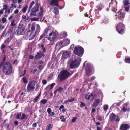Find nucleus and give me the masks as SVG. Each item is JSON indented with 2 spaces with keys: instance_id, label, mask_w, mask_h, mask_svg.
<instances>
[{
  "instance_id": "c9c22d12",
  "label": "nucleus",
  "mask_w": 130,
  "mask_h": 130,
  "mask_svg": "<svg viewBox=\"0 0 130 130\" xmlns=\"http://www.w3.org/2000/svg\"><path fill=\"white\" fill-rule=\"evenodd\" d=\"M125 62L127 63H130V58H125Z\"/></svg>"
},
{
  "instance_id": "9b49d317",
  "label": "nucleus",
  "mask_w": 130,
  "mask_h": 130,
  "mask_svg": "<svg viewBox=\"0 0 130 130\" xmlns=\"http://www.w3.org/2000/svg\"><path fill=\"white\" fill-rule=\"evenodd\" d=\"M13 29L14 28L13 27L10 28L6 33L4 31H3L2 35L1 38L3 39L4 37L6 36L7 34H11L13 31Z\"/></svg>"
},
{
  "instance_id": "6e6552de",
  "label": "nucleus",
  "mask_w": 130,
  "mask_h": 130,
  "mask_svg": "<svg viewBox=\"0 0 130 130\" xmlns=\"http://www.w3.org/2000/svg\"><path fill=\"white\" fill-rule=\"evenodd\" d=\"M125 14V12L122 11H119L116 13V16L117 17L116 18L118 19V22H122L124 18Z\"/></svg>"
},
{
  "instance_id": "7ed1b4c3",
  "label": "nucleus",
  "mask_w": 130,
  "mask_h": 130,
  "mask_svg": "<svg viewBox=\"0 0 130 130\" xmlns=\"http://www.w3.org/2000/svg\"><path fill=\"white\" fill-rule=\"evenodd\" d=\"M81 61V58L73 59L72 58L69 60L68 62L71 69H73L77 68L80 65Z\"/></svg>"
},
{
  "instance_id": "bf43d9fd",
  "label": "nucleus",
  "mask_w": 130,
  "mask_h": 130,
  "mask_svg": "<svg viewBox=\"0 0 130 130\" xmlns=\"http://www.w3.org/2000/svg\"><path fill=\"white\" fill-rule=\"evenodd\" d=\"M97 119L99 120V121H102V120H103L102 118L101 117H100L99 116H98V117Z\"/></svg>"
},
{
  "instance_id": "8fccbe9b",
  "label": "nucleus",
  "mask_w": 130,
  "mask_h": 130,
  "mask_svg": "<svg viewBox=\"0 0 130 130\" xmlns=\"http://www.w3.org/2000/svg\"><path fill=\"white\" fill-rule=\"evenodd\" d=\"M55 115V113L54 112H51L48 115V117H50L51 116H54Z\"/></svg>"
},
{
  "instance_id": "1a4fd4ad",
  "label": "nucleus",
  "mask_w": 130,
  "mask_h": 130,
  "mask_svg": "<svg viewBox=\"0 0 130 130\" xmlns=\"http://www.w3.org/2000/svg\"><path fill=\"white\" fill-rule=\"evenodd\" d=\"M36 83V82L34 80L32 81H31L29 82L27 87V90L28 92H31L33 91V90L35 89V84Z\"/></svg>"
},
{
  "instance_id": "f3484780",
  "label": "nucleus",
  "mask_w": 130,
  "mask_h": 130,
  "mask_svg": "<svg viewBox=\"0 0 130 130\" xmlns=\"http://www.w3.org/2000/svg\"><path fill=\"white\" fill-rule=\"evenodd\" d=\"M116 117V115L113 113H112L109 116V120L111 122H113L115 120Z\"/></svg>"
},
{
  "instance_id": "680f3d73",
  "label": "nucleus",
  "mask_w": 130,
  "mask_h": 130,
  "mask_svg": "<svg viewBox=\"0 0 130 130\" xmlns=\"http://www.w3.org/2000/svg\"><path fill=\"white\" fill-rule=\"evenodd\" d=\"M74 71L73 70V71H70V72H69V76H71L72 75L73 73L74 72Z\"/></svg>"
},
{
  "instance_id": "6e6d98bb",
  "label": "nucleus",
  "mask_w": 130,
  "mask_h": 130,
  "mask_svg": "<svg viewBox=\"0 0 130 130\" xmlns=\"http://www.w3.org/2000/svg\"><path fill=\"white\" fill-rule=\"evenodd\" d=\"M47 112L49 114L51 113L52 112V110L51 108H48L47 109Z\"/></svg>"
},
{
  "instance_id": "774afa93",
  "label": "nucleus",
  "mask_w": 130,
  "mask_h": 130,
  "mask_svg": "<svg viewBox=\"0 0 130 130\" xmlns=\"http://www.w3.org/2000/svg\"><path fill=\"white\" fill-rule=\"evenodd\" d=\"M85 98L87 100H88L89 99V96H88V95H85Z\"/></svg>"
},
{
  "instance_id": "f03ea898",
  "label": "nucleus",
  "mask_w": 130,
  "mask_h": 130,
  "mask_svg": "<svg viewBox=\"0 0 130 130\" xmlns=\"http://www.w3.org/2000/svg\"><path fill=\"white\" fill-rule=\"evenodd\" d=\"M39 6L38 3L36 4L31 10L30 15V16H37L39 17L42 15L43 13V9L41 7L39 8Z\"/></svg>"
},
{
  "instance_id": "a878e982",
  "label": "nucleus",
  "mask_w": 130,
  "mask_h": 130,
  "mask_svg": "<svg viewBox=\"0 0 130 130\" xmlns=\"http://www.w3.org/2000/svg\"><path fill=\"white\" fill-rule=\"evenodd\" d=\"M125 28H122L121 29H116L118 32L120 34H122L124 33L123 32Z\"/></svg>"
},
{
  "instance_id": "5701e85b",
  "label": "nucleus",
  "mask_w": 130,
  "mask_h": 130,
  "mask_svg": "<svg viewBox=\"0 0 130 130\" xmlns=\"http://www.w3.org/2000/svg\"><path fill=\"white\" fill-rule=\"evenodd\" d=\"M45 55L43 52H38L35 57H44Z\"/></svg>"
},
{
  "instance_id": "f704fd0d",
  "label": "nucleus",
  "mask_w": 130,
  "mask_h": 130,
  "mask_svg": "<svg viewBox=\"0 0 130 130\" xmlns=\"http://www.w3.org/2000/svg\"><path fill=\"white\" fill-rule=\"evenodd\" d=\"M52 127L53 126L51 124H49L47 125L46 129V130H50L52 128Z\"/></svg>"
},
{
  "instance_id": "a19ab883",
  "label": "nucleus",
  "mask_w": 130,
  "mask_h": 130,
  "mask_svg": "<svg viewBox=\"0 0 130 130\" xmlns=\"http://www.w3.org/2000/svg\"><path fill=\"white\" fill-rule=\"evenodd\" d=\"M15 21V20H13L12 21V22L11 23V26H15L16 24L14 23Z\"/></svg>"
},
{
  "instance_id": "423d86ee",
  "label": "nucleus",
  "mask_w": 130,
  "mask_h": 130,
  "mask_svg": "<svg viewBox=\"0 0 130 130\" xmlns=\"http://www.w3.org/2000/svg\"><path fill=\"white\" fill-rule=\"evenodd\" d=\"M69 74V72L66 70L62 71L58 74V78L61 81L64 80L68 77Z\"/></svg>"
},
{
  "instance_id": "39448f33",
  "label": "nucleus",
  "mask_w": 130,
  "mask_h": 130,
  "mask_svg": "<svg viewBox=\"0 0 130 130\" xmlns=\"http://www.w3.org/2000/svg\"><path fill=\"white\" fill-rule=\"evenodd\" d=\"M14 33L15 34L17 33V35H23L25 34V27L23 24H19L18 28V29L15 31V29L14 28Z\"/></svg>"
},
{
  "instance_id": "a18cd8bd",
  "label": "nucleus",
  "mask_w": 130,
  "mask_h": 130,
  "mask_svg": "<svg viewBox=\"0 0 130 130\" xmlns=\"http://www.w3.org/2000/svg\"><path fill=\"white\" fill-rule=\"evenodd\" d=\"M77 119V118L76 117H74L72 119V122H75Z\"/></svg>"
},
{
  "instance_id": "e2e57ef3",
  "label": "nucleus",
  "mask_w": 130,
  "mask_h": 130,
  "mask_svg": "<svg viewBox=\"0 0 130 130\" xmlns=\"http://www.w3.org/2000/svg\"><path fill=\"white\" fill-rule=\"evenodd\" d=\"M45 36L43 34L42 35H41L39 39V40H40L44 36Z\"/></svg>"
},
{
  "instance_id": "49530a36",
  "label": "nucleus",
  "mask_w": 130,
  "mask_h": 130,
  "mask_svg": "<svg viewBox=\"0 0 130 130\" xmlns=\"http://www.w3.org/2000/svg\"><path fill=\"white\" fill-rule=\"evenodd\" d=\"M2 21L3 23H4L7 21L5 17H3L2 18Z\"/></svg>"
},
{
  "instance_id": "7c9ffc66",
  "label": "nucleus",
  "mask_w": 130,
  "mask_h": 130,
  "mask_svg": "<svg viewBox=\"0 0 130 130\" xmlns=\"http://www.w3.org/2000/svg\"><path fill=\"white\" fill-rule=\"evenodd\" d=\"M42 50H43V51L44 53H45L46 51V50L45 47H44V44H42L41 46Z\"/></svg>"
},
{
  "instance_id": "603ef678",
  "label": "nucleus",
  "mask_w": 130,
  "mask_h": 130,
  "mask_svg": "<svg viewBox=\"0 0 130 130\" xmlns=\"http://www.w3.org/2000/svg\"><path fill=\"white\" fill-rule=\"evenodd\" d=\"M42 83L44 85L46 84L47 83V81L45 79H43L42 80Z\"/></svg>"
},
{
  "instance_id": "0e129e2a",
  "label": "nucleus",
  "mask_w": 130,
  "mask_h": 130,
  "mask_svg": "<svg viewBox=\"0 0 130 130\" xmlns=\"http://www.w3.org/2000/svg\"><path fill=\"white\" fill-rule=\"evenodd\" d=\"M62 108H63V109L64 108V106L63 105H62L60 106L59 108V110H61Z\"/></svg>"
},
{
  "instance_id": "c03bdc74",
  "label": "nucleus",
  "mask_w": 130,
  "mask_h": 130,
  "mask_svg": "<svg viewBox=\"0 0 130 130\" xmlns=\"http://www.w3.org/2000/svg\"><path fill=\"white\" fill-rule=\"evenodd\" d=\"M39 98L37 96L33 100L34 102L35 103L36 102L38 101Z\"/></svg>"
},
{
  "instance_id": "c85d7f7f",
  "label": "nucleus",
  "mask_w": 130,
  "mask_h": 130,
  "mask_svg": "<svg viewBox=\"0 0 130 130\" xmlns=\"http://www.w3.org/2000/svg\"><path fill=\"white\" fill-rule=\"evenodd\" d=\"M96 8L99 11H100L103 9V6H102L101 4H100L96 6Z\"/></svg>"
},
{
  "instance_id": "f8f14e48",
  "label": "nucleus",
  "mask_w": 130,
  "mask_h": 130,
  "mask_svg": "<svg viewBox=\"0 0 130 130\" xmlns=\"http://www.w3.org/2000/svg\"><path fill=\"white\" fill-rule=\"evenodd\" d=\"M130 127L129 125L127 124H122L120 126V130H127Z\"/></svg>"
},
{
  "instance_id": "4d7b16f0",
  "label": "nucleus",
  "mask_w": 130,
  "mask_h": 130,
  "mask_svg": "<svg viewBox=\"0 0 130 130\" xmlns=\"http://www.w3.org/2000/svg\"><path fill=\"white\" fill-rule=\"evenodd\" d=\"M75 99L74 98H71V99H70V100H69V101L70 102H72L73 101H75Z\"/></svg>"
},
{
  "instance_id": "4c0bfd02",
  "label": "nucleus",
  "mask_w": 130,
  "mask_h": 130,
  "mask_svg": "<svg viewBox=\"0 0 130 130\" xmlns=\"http://www.w3.org/2000/svg\"><path fill=\"white\" fill-rule=\"evenodd\" d=\"M108 106L107 105H104L103 108L104 111H106L108 108Z\"/></svg>"
},
{
  "instance_id": "13d9d810",
  "label": "nucleus",
  "mask_w": 130,
  "mask_h": 130,
  "mask_svg": "<svg viewBox=\"0 0 130 130\" xmlns=\"http://www.w3.org/2000/svg\"><path fill=\"white\" fill-rule=\"evenodd\" d=\"M37 18L36 17L32 18H31L32 21H35L37 20Z\"/></svg>"
},
{
  "instance_id": "0eeeda50",
  "label": "nucleus",
  "mask_w": 130,
  "mask_h": 130,
  "mask_svg": "<svg viewBox=\"0 0 130 130\" xmlns=\"http://www.w3.org/2000/svg\"><path fill=\"white\" fill-rule=\"evenodd\" d=\"M73 52L75 54L81 57L84 53V50L81 47L76 46L74 48Z\"/></svg>"
},
{
  "instance_id": "f257e3e1",
  "label": "nucleus",
  "mask_w": 130,
  "mask_h": 130,
  "mask_svg": "<svg viewBox=\"0 0 130 130\" xmlns=\"http://www.w3.org/2000/svg\"><path fill=\"white\" fill-rule=\"evenodd\" d=\"M6 57H3V59L0 64V69L2 68V70L3 73L6 75H9L12 73L13 67L11 64L8 62L6 61Z\"/></svg>"
},
{
  "instance_id": "393cba45",
  "label": "nucleus",
  "mask_w": 130,
  "mask_h": 130,
  "mask_svg": "<svg viewBox=\"0 0 130 130\" xmlns=\"http://www.w3.org/2000/svg\"><path fill=\"white\" fill-rule=\"evenodd\" d=\"M53 12L55 15H58L59 13V11L58 8L57 7L54 8Z\"/></svg>"
},
{
  "instance_id": "bb28decb",
  "label": "nucleus",
  "mask_w": 130,
  "mask_h": 130,
  "mask_svg": "<svg viewBox=\"0 0 130 130\" xmlns=\"http://www.w3.org/2000/svg\"><path fill=\"white\" fill-rule=\"evenodd\" d=\"M28 5H26L23 8L22 10V12L23 13H25L26 12L27 9L28 8Z\"/></svg>"
},
{
  "instance_id": "b1692460",
  "label": "nucleus",
  "mask_w": 130,
  "mask_h": 130,
  "mask_svg": "<svg viewBox=\"0 0 130 130\" xmlns=\"http://www.w3.org/2000/svg\"><path fill=\"white\" fill-rule=\"evenodd\" d=\"M35 26L34 25H32L31 26V29L30 30V31L31 32L30 34L29 35V36H30L32 33H33L34 31L35 30Z\"/></svg>"
},
{
  "instance_id": "c756f323",
  "label": "nucleus",
  "mask_w": 130,
  "mask_h": 130,
  "mask_svg": "<svg viewBox=\"0 0 130 130\" xmlns=\"http://www.w3.org/2000/svg\"><path fill=\"white\" fill-rule=\"evenodd\" d=\"M41 104H45L47 103V100L46 99H43L40 101Z\"/></svg>"
},
{
  "instance_id": "20e7f679",
  "label": "nucleus",
  "mask_w": 130,
  "mask_h": 130,
  "mask_svg": "<svg viewBox=\"0 0 130 130\" xmlns=\"http://www.w3.org/2000/svg\"><path fill=\"white\" fill-rule=\"evenodd\" d=\"M87 61H85L83 64V66L85 67V71L87 75L91 76L93 71H94V68L93 66Z\"/></svg>"
},
{
  "instance_id": "052dcab7",
  "label": "nucleus",
  "mask_w": 130,
  "mask_h": 130,
  "mask_svg": "<svg viewBox=\"0 0 130 130\" xmlns=\"http://www.w3.org/2000/svg\"><path fill=\"white\" fill-rule=\"evenodd\" d=\"M6 10V11L5 12H4L5 14V15H4V16L5 17H8V15L6 14V13H7V12H7V10Z\"/></svg>"
},
{
  "instance_id": "2f4dec72",
  "label": "nucleus",
  "mask_w": 130,
  "mask_h": 130,
  "mask_svg": "<svg viewBox=\"0 0 130 130\" xmlns=\"http://www.w3.org/2000/svg\"><path fill=\"white\" fill-rule=\"evenodd\" d=\"M21 112H20V113L17 114L16 117V118L21 120Z\"/></svg>"
},
{
  "instance_id": "412c9836",
  "label": "nucleus",
  "mask_w": 130,
  "mask_h": 130,
  "mask_svg": "<svg viewBox=\"0 0 130 130\" xmlns=\"http://www.w3.org/2000/svg\"><path fill=\"white\" fill-rule=\"evenodd\" d=\"M6 47V46L3 43L1 45L0 47V49L2 51V53H4L6 52V51L4 49Z\"/></svg>"
},
{
  "instance_id": "a211bd4d",
  "label": "nucleus",
  "mask_w": 130,
  "mask_h": 130,
  "mask_svg": "<svg viewBox=\"0 0 130 130\" xmlns=\"http://www.w3.org/2000/svg\"><path fill=\"white\" fill-rule=\"evenodd\" d=\"M13 38V35H12L11 34H10V36L5 40L4 41V43L6 44H8L10 42Z\"/></svg>"
},
{
  "instance_id": "79ce46f5",
  "label": "nucleus",
  "mask_w": 130,
  "mask_h": 130,
  "mask_svg": "<svg viewBox=\"0 0 130 130\" xmlns=\"http://www.w3.org/2000/svg\"><path fill=\"white\" fill-rule=\"evenodd\" d=\"M55 83H52L50 85V90L52 89L53 87L54 86H55Z\"/></svg>"
},
{
  "instance_id": "dca6fc26",
  "label": "nucleus",
  "mask_w": 130,
  "mask_h": 130,
  "mask_svg": "<svg viewBox=\"0 0 130 130\" xmlns=\"http://www.w3.org/2000/svg\"><path fill=\"white\" fill-rule=\"evenodd\" d=\"M125 28L124 24L121 22L118 23L116 26V29Z\"/></svg>"
},
{
  "instance_id": "37998d69",
  "label": "nucleus",
  "mask_w": 130,
  "mask_h": 130,
  "mask_svg": "<svg viewBox=\"0 0 130 130\" xmlns=\"http://www.w3.org/2000/svg\"><path fill=\"white\" fill-rule=\"evenodd\" d=\"M124 4L126 5H127L128 4L129 1L127 0H124L123 1Z\"/></svg>"
},
{
  "instance_id": "ddd939ff",
  "label": "nucleus",
  "mask_w": 130,
  "mask_h": 130,
  "mask_svg": "<svg viewBox=\"0 0 130 130\" xmlns=\"http://www.w3.org/2000/svg\"><path fill=\"white\" fill-rule=\"evenodd\" d=\"M37 29L35 32L34 34L33 35L32 37H31V38H29L28 39L29 40H30L33 39L35 37V35L37 34H38L40 32V26L38 25L37 24Z\"/></svg>"
},
{
  "instance_id": "69168bd1",
  "label": "nucleus",
  "mask_w": 130,
  "mask_h": 130,
  "mask_svg": "<svg viewBox=\"0 0 130 130\" xmlns=\"http://www.w3.org/2000/svg\"><path fill=\"white\" fill-rule=\"evenodd\" d=\"M22 17L23 19H25L26 18V15H22Z\"/></svg>"
},
{
  "instance_id": "338daca9",
  "label": "nucleus",
  "mask_w": 130,
  "mask_h": 130,
  "mask_svg": "<svg viewBox=\"0 0 130 130\" xmlns=\"http://www.w3.org/2000/svg\"><path fill=\"white\" fill-rule=\"evenodd\" d=\"M63 37H66L67 35V33L66 32L63 33Z\"/></svg>"
},
{
  "instance_id": "5fc2aeb1",
  "label": "nucleus",
  "mask_w": 130,
  "mask_h": 130,
  "mask_svg": "<svg viewBox=\"0 0 130 130\" xmlns=\"http://www.w3.org/2000/svg\"><path fill=\"white\" fill-rule=\"evenodd\" d=\"M2 111L0 110V121L2 120Z\"/></svg>"
},
{
  "instance_id": "72a5a7b5",
  "label": "nucleus",
  "mask_w": 130,
  "mask_h": 130,
  "mask_svg": "<svg viewBox=\"0 0 130 130\" xmlns=\"http://www.w3.org/2000/svg\"><path fill=\"white\" fill-rule=\"evenodd\" d=\"M35 4V2L34 1H32L30 3L29 6V9H31L32 8L33 5Z\"/></svg>"
},
{
  "instance_id": "ea45409f",
  "label": "nucleus",
  "mask_w": 130,
  "mask_h": 130,
  "mask_svg": "<svg viewBox=\"0 0 130 130\" xmlns=\"http://www.w3.org/2000/svg\"><path fill=\"white\" fill-rule=\"evenodd\" d=\"M23 83L25 84H27L28 83V81L27 78L25 77H24L23 78Z\"/></svg>"
},
{
  "instance_id": "4be33fe9",
  "label": "nucleus",
  "mask_w": 130,
  "mask_h": 130,
  "mask_svg": "<svg viewBox=\"0 0 130 130\" xmlns=\"http://www.w3.org/2000/svg\"><path fill=\"white\" fill-rule=\"evenodd\" d=\"M63 44L66 46L68 45L70 42V40L68 38H66L63 40Z\"/></svg>"
},
{
  "instance_id": "09e8293b",
  "label": "nucleus",
  "mask_w": 130,
  "mask_h": 130,
  "mask_svg": "<svg viewBox=\"0 0 130 130\" xmlns=\"http://www.w3.org/2000/svg\"><path fill=\"white\" fill-rule=\"evenodd\" d=\"M81 104L80 106V107L82 108L84 106H85V103H83L82 102H80Z\"/></svg>"
},
{
  "instance_id": "de8ad7c7",
  "label": "nucleus",
  "mask_w": 130,
  "mask_h": 130,
  "mask_svg": "<svg viewBox=\"0 0 130 130\" xmlns=\"http://www.w3.org/2000/svg\"><path fill=\"white\" fill-rule=\"evenodd\" d=\"M49 31V29H46L45 30L43 34L44 36L46 35L48 33V31Z\"/></svg>"
},
{
  "instance_id": "e433bc0d",
  "label": "nucleus",
  "mask_w": 130,
  "mask_h": 130,
  "mask_svg": "<svg viewBox=\"0 0 130 130\" xmlns=\"http://www.w3.org/2000/svg\"><path fill=\"white\" fill-rule=\"evenodd\" d=\"M56 89L58 91H59L60 93L63 91V89L62 87H59Z\"/></svg>"
},
{
  "instance_id": "6ab92c4d",
  "label": "nucleus",
  "mask_w": 130,
  "mask_h": 130,
  "mask_svg": "<svg viewBox=\"0 0 130 130\" xmlns=\"http://www.w3.org/2000/svg\"><path fill=\"white\" fill-rule=\"evenodd\" d=\"M71 55V53L70 52L66 51L63 53L62 57H69Z\"/></svg>"
},
{
  "instance_id": "9d476101",
  "label": "nucleus",
  "mask_w": 130,
  "mask_h": 130,
  "mask_svg": "<svg viewBox=\"0 0 130 130\" xmlns=\"http://www.w3.org/2000/svg\"><path fill=\"white\" fill-rule=\"evenodd\" d=\"M56 38L57 36L56 33L53 31L49 33V37H48V39L50 41H55Z\"/></svg>"
},
{
  "instance_id": "58836bf2",
  "label": "nucleus",
  "mask_w": 130,
  "mask_h": 130,
  "mask_svg": "<svg viewBox=\"0 0 130 130\" xmlns=\"http://www.w3.org/2000/svg\"><path fill=\"white\" fill-rule=\"evenodd\" d=\"M63 43V40L59 41L57 43V45H62Z\"/></svg>"
},
{
  "instance_id": "aec40b11",
  "label": "nucleus",
  "mask_w": 130,
  "mask_h": 130,
  "mask_svg": "<svg viewBox=\"0 0 130 130\" xmlns=\"http://www.w3.org/2000/svg\"><path fill=\"white\" fill-rule=\"evenodd\" d=\"M8 6L6 5H4L3 6V8L0 10V15H1L3 14L4 10H6L8 9Z\"/></svg>"
},
{
  "instance_id": "4468645a",
  "label": "nucleus",
  "mask_w": 130,
  "mask_h": 130,
  "mask_svg": "<svg viewBox=\"0 0 130 130\" xmlns=\"http://www.w3.org/2000/svg\"><path fill=\"white\" fill-rule=\"evenodd\" d=\"M59 0H52L51 1L50 5L54 6H59L58 2Z\"/></svg>"
},
{
  "instance_id": "473e14b6",
  "label": "nucleus",
  "mask_w": 130,
  "mask_h": 130,
  "mask_svg": "<svg viewBox=\"0 0 130 130\" xmlns=\"http://www.w3.org/2000/svg\"><path fill=\"white\" fill-rule=\"evenodd\" d=\"M60 119L61 120V121L62 122H64L66 120V119L65 118V117L63 115L61 116L60 117Z\"/></svg>"
},
{
  "instance_id": "2eb2a0df",
  "label": "nucleus",
  "mask_w": 130,
  "mask_h": 130,
  "mask_svg": "<svg viewBox=\"0 0 130 130\" xmlns=\"http://www.w3.org/2000/svg\"><path fill=\"white\" fill-rule=\"evenodd\" d=\"M101 100L100 99H95L94 102L92 104V106L94 107H96L100 102Z\"/></svg>"
},
{
  "instance_id": "cd10ccee",
  "label": "nucleus",
  "mask_w": 130,
  "mask_h": 130,
  "mask_svg": "<svg viewBox=\"0 0 130 130\" xmlns=\"http://www.w3.org/2000/svg\"><path fill=\"white\" fill-rule=\"evenodd\" d=\"M21 120H23L24 119H26L27 117L26 116V115L25 113H22L21 115Z\"/></svg>"
},
{
  "instance_id": "864d4df0",
  "label": "nucleus",
  "mask_w": 130,
  "mask_h": 130,
  "mask_svg": "<svg viewBox=\"0 0 130 130\" xmlns=\"http://www.w3.org/2000/svg\"><path fill=\"white\" fill-rule=\"evenodd\" d=\"M95 78V77L94 76H93L91 77L89 79V80L91 82H92Z\"/></svg>"
},
{
  "instance_id": "3c124183",
  "label": "nucleus",
  "mask_w": 130,
  "mask_h": 130,
  "mask_svg": "<svg viewBox=\"0 0 130 130\" xmlns=\"http://www.w3.org/2000/svg\"><path fill=\"white\" fill-rule=\"evenodd\" d=\"M122 110L123 112H125L127 110V108H125V107L123 106V108L122 109Z\"/></svg>"
}]
</instances>
